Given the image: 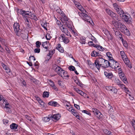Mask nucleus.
I'll use <instances>...</instances> for the list:
<instances>
[{
  "instance_id": "nucleus-1",
  "label": "nucleus",
  "mask_w": 135,
  "mask_h": 135,
  "mask_svg": "<svg viewBox=\"0 0 135 135\" xmlns=\"http://www.w3.org/2000/svg\"><path fill=\"white\" fill-rule=\"evenodd\" d=\"M81 12H78V14L79 15L84 21L89 22L90 24L93 23V22L91 20L90 17L88 16L84 12V11L86 12V11L84 9L83 7L80 4L78 5V6L76 7Z\"/></svg>"
},
{
  "instance_id": "nucleus-2",
  "label": "nucleus",
  "mask_w": 135,
  "mask_h": 135,
  "mask_svg": "<svg viewBox=\"0 0 135 135\" xmlns=\"http://www.w3.org/2000/svg\"><path fill=\"white\" fill-rule=\"evenodd\" d=\"M19 11L20 14H23V13L24 14V15L27 16L28 18H29L35 21H37L38 20L36 16L32 13L31 12L28 11H26L22 9H21Z\"/></svg>"
},
{
  "instance_id": "nucleus-3",
  "label": "nucleus",
  "mask_w": 135,
  "mask_h": 135,
  "mask_svg": "<svg viewBox=\"0 0 135 135\" xmlns=\"http://www.w3.org/2000/svg\"><path fill=\"white\" fill-rule=\"evenodd\" d=\"M98 59V62L100 65V68L101 66L104 68H106L110 66V62L105 60L102 58H99Z\"/></svg>"
},
{
  "instance_id": "nucleus-4",
  "label": "nucleus",
  "mask_w": 135,
  "mask_h": 135,
  "mask_svg": "<svg viewBox=\"0 0 135 135\" xmlns=\"http://www.w3.org/2000/svg\"><path fill=\"white\" fill-rule=\"evenodd\" d=\"M120 54L125 64L127 65L129 68H131V66L129 60L125 52L123 51H121L120 52Z\"/></svg>"
},
{
  "instance_id": "nucleus-5",
  "label": "nucleus",
  "mask_w": 135,
  "mask_h": 135,
  "mask_svg": "<svg viewBox=\"0 0 135 135\" xmlns=\"http://www.w3.org/2000/svg\"><path fill=\"white\" fill-rule=\"evenodd\" d=\"M122 32L129 36L130 35V32L126 26L124 24H122L118 29Z\"/></svg>"
},
{
  "instance_id": "nucleus-6",
  "label": "nucleus",
  "mask_w": 135,
  "mask_h": 135,
  "mask_svg": "<svg viewBox=\"0 0 135 135\" xmlns=\"http://www.w3.org/2000/svg\"><path fill=\"white\" fill-rule=\"evenodd\" d=\"M19 23L16 22L14 23L13 25L14 30L16 35L18 36L21 35V30Z\"/></svg>"
},
{
  "instance_id": "nucleus-7",
  "label": "nucleus",
  "mask_w": 135,
  "mask_h": 135,
  "mask_svg": "<svg viewBox=\"0 0 135 135\" xmlns=\"http://www.w3.org/2000/svg\"><path fill=\"white\" fill-rule=\"evenodd\" d=\"M110 67L113 69L115 70L117 69V68L120 67L119 64L117 61L113 60L110 61Z\"/></svg>"
},
{
  "instance_id": "nucleus-8",
  "label": "nucleus",
  "mask_w": 135,
  "mask_h": 135,
  "mask_svg": "<svg viewBox=\"0 0 135 135\" xmlns=\"http://www.w3.org/2000/svg\"><path fill=\"white\" fill-rule=\"evenodd\" d=\"M91 110L94 114H95L98 118L100 119L102 118L103 116V115L98 109L96 108H93Z\"/></svg>"
},
{
  "instance_id": "nucleus-9",
  "label": "nucleus",
  "mask_w": 135,
  "mask_h": 135,
  "mask_svg": "<svg viewBox=\"0 0 135 135\" xmlns=\"http://www.w3.org/2000/svg\"><path fill=\"white\" fill-rule=\"evenodd\" d=\"M56 23L62 31L64 33H65L67 31V30L65 27V25L61 24V22L59 20H57L56 21Z\"/></svg>"
},
{
  "instance_id": "nucleus-10",
  "label": "nucleus",
  "mask_w": 135,
  "mask_h": 135,
  "mask_svg": "<svg viewBox=\"0 0 135 135\" xmlns=\"http://www.w3.org/2000/svg\"><path fill=\"white\" fill-rule=\"evenodd\" d=\"M89 66L91 69H93L96 68L98 70L100 69V66L98 62V59L95 61L94 63H92Z\"/></svg>"
},
{
  "instance_id": "nucleus-11",
  "label": "nucleus",
  "mask_w": 135,
  "mask_h": 135,
  "mask_svg": "<svg viewBox=\"0 0 135 135\" xmlns=\"http://www.w3.org/2000/svg\"><path fill=\"white\" fill-rule=\"evenodd\" d=\"M53 68L54 69L55 71L59 75H60L59 73L62 75V74L63 71H64V70H63L60 67L56 65H55L54 66Z\"/></svg>"
},
{
  "instance_id": "nucleus-12",
  "label": "nucleus",
  "mask_w": 135,
  "mask_h": 135,
  "mask_svg": "<svg viewBox=\"0 0 135 135\" xmlns=\"http://www.w3.org/2000/svg\"><path fill=\"white\" fill-rule=\"evenodd\" d=\"M120 17L128 23H130L131 21V18L129 17L128 16L126 15V14H123Z\"/></svg>"
},
{
  "instance_id": "nucleus-13",
  "label": "nucleus",
  "mask_w": 135,
  "mask_h": 135,
  "mask_svg": "<svg viewBox=\"0 0 135 135\" xmlns=\"http://www.w3.org/2000/svg\"><path fill=\"white\" fill-rule=\"evenodd\" d=\"M20 14L22 15L23 17V19L25 20V23L27 25V26L28 27H30V25L31 24V22L30 20L27 17V16H25L24 15V13H23V14Z\"/></svg>"
},
{
  "instance_id": "nucleus-14",
  "label": "nucleus",
  "mask_w": 135,
  "mask_h": 135,
  "mask_svg": "<svg viewBox=\"0 0 135 135\" xmlns=\"http://www.w3.org/2000/svg\"><path fill=\"white\" fill-rule=\"evenodd\" d=\"M105 11L107 13L113 18L116 16V14L109 9H106Z\"/></svg>"
},
{
  "instance_id": "nucleus-15",
  "label": "nucleus",
  "mask_w": 135,
  "mask_h": 135,
  "mask_svg": "<svg viewBox=\"0 0 135 135\" xmlns=\"http://www.w3.org/2000/svg\"><path fill=\"white\" fill-rule=\"evenodd\" d=\"M113 25L116 28L118 29L120 28L122 23L119 21H114L112 22Z\"/></svg>"
},
{
  "instance_id": "nucleus-16",
  "label": "nucleus",
  "mask_w": 135,
  "mask_h": 135,
  "mask_svg": "<svg viewBox=\"0 0 135 135\" xmlns=\"http://www.w3.org/2000/svg\"><path fill=\"white\" fill-rule=\"evenodd\" d=\"M62 74L61 75V74H60V76L61 77L65 79H67L69 77V75L67 74V71H62Z\"/></svg>"
},
{
  "instance_id": "nucleus-17",
  "label": "nucleus",
  "mask_w": 135,
  "mask_h": 135,
  "mask_svg": "<svg viewBox=\"0 0 135 135\" xmlns=\"http://www.w3.org/2000/svg\"><path fill=\"white\" fill-rule=\"evenodd\" d=\"M105 75L108 78L111 79L113 77V75L111 72L105 71L104 73Z\"/></svg>"
},
{
  "instance_id": "nucleus-18",
  "label": "nucleus",
  "mask_w": 135,
  "mask_h": 135,
  "mask_svg": "<svg viewBox=\"0 0 135 135\" xmlns=\"http://www.w3.org/2000/svg\"><path fill=\"white\" fill-rule=\"evenodd\" d=\"M3 101V104L5 105V107L7 109H10L11 108V106L9 105V103L7 102V101L5 99H3L2 100Z\"/></svg>"
},
{
  "instance_id": "nucleus-19",
  "label": "nucleus",
  "mask_w": 135,
  "mask_h": 135,
  "mask_svg": "<svg viewBox=\"0 0 135 135\" xmlns=\"http://www.w3.org/2000/svg\"><path fill=\"white\" fill-rule=\"evenodd\" d=\"M60 115L59 113L55 114L52 116V118L56 120H59L60 118Z\"/></svg>"
},
{
  "instance_id": "nucleus-20",
  "label": "nucleus",
  "mask_w": 135,
  "mask_h": 135,
  "mask_svg": "<svg viewBox=\"0 0 135 135\" xmlns=\"http://www.w3.org/2000/svg\"><path fill=\"white\" fill-rule=\"evenodd\" d=\"M56 49L58 50L60 52H63L64 50L63 48L61 47V45L60 44H58L56 47Z\"/></svg>"
},
{
  "instance_id": "nucleus-21",
  "label": "nucleus",
  "mask_w": 135,
  "mask_h": 135,
  "mask_svg": "<svg viewBox=\"0 0 135 135\" xmlns=\"http://www.w3.org/2000/svg\"><path fill=\"white\" fill-rule=\"evenodd\" d=\"M71 112L77 118L79 117V114L76 111L75 109H72L71 110Z\"/></svg>"
},
{
  "instance_id": "nucleus-22",
  "label": "nucleus",
  "mask_w": 135,
  "mask_h": 135,
  "mask_svg": "<svg viewBox=\"0 0 135 135\" xmlns=\"http://www.w3.org/2000/svg\"><path fill=\"white\" fill-rule=\"evenodd\" d=\"M106 55L107 57L109 59L110 61L113 60V58L112 57V55L110 52H108L106 53Z\"/></svg>"
},
{
  "instance_id": "nucleus-23",
  "label": "nucleus",
  "mask_w": 135,
  "mask_h": 135,
  "mask_svg": "<svg viewBox=\"0 0 135 135\" xmlns=\"http://www.w3.org/2000/svg\"><path fill=\"white\" fill-rule=\"evenodd\" d=\"M116 11L117 13L120 16L122 15L123 14H124V12L123 10L121 9L120 7L116 10Z\"/></svg>"
},
{
  "instance_id": "nucleus-24",
  "label": "nucleus",
  "mask_w": 135,
  "mask_h": 135,
  "mask_svg": "<svg viewBox=\"0 0 135 135\" xmlns=\"http://www.w3.org/2000/svg\"><path fill=\"white\" fill-rule=\"evenodd\" d=\"M48 104L49 105H50L54 107L57 106V105H59V104H58L56 102L54 101H51Z\"/></svg>"
},
{
  "instance_id": "nucleus-25",
  "label": "nucleus",
  "mask_w": 135,
  "mask_h": 135,
  "mask_svg": "<svg viewBox=\"0 0 135 135\" xmlns=\"http://www.w3.org/2000/svg\"><path fill=\"white\" fill-rule=\"evenodd\" d=\"M18 125L15 123H12L10 125V128L12 129H17Z\"/></svg>"
},
{
  "instance_id": "nucleus-26",
  "label": "nucleus",
  "mask_w": 135,
  "mask_h": 135,
  "mask_svg": "<svg viewBox=\"0 0 135 135\" xmlns=\"http://www.w3.org/2000/svg\"><path fill=\"white\" fill-rule=\"evenodd\" d=\"M99 55H100L99 54L95 51H93L91 54V56L92 57H96Z\"/></svg>"
},
{
  "instance_id": "nucleus-27",
  "label": "nucleus",
  "mask_w": 135,
  "mask_h": 135,
  "mask_svg": "<svg viewBox=\"0 0 135 135\" xmlns=\"http://www.w3.org/2000/svg\"><path fill=\"white\" fill-rule=\"evenodd\" d=\"M94 47H96L98 50L101 51H103L104 50V48L103 47L98 45H95V46H94Z\"/></svg>"
},
{
  "instance_id": "nucleus-28",
  "label": "nucleus",
  "mask_w": 135,
  "mask_h": 135,
  "mask_svg": "<svg viewBox=\"0 0 135 135\" xmlns=\"http://www.w3.org/2000/svg\"><path fill=\"white\" fill-rule=\"evenodd\" d=\"M49 95V92L44 91L43 93V97L45 98V97L48 98Z\"/></svg>"
},
{
  "instance_id": "nucleus-29",
  "label": "nucleus",
  "mask_w": 135,
  "mask_h": 135,
  "mask_svg": "<svg viewBox=\"0 0 135 135\" xmlns=\"http://www.w3.org/2000/svg\"><path fill=\"white\" fill-rule=\"evenodd\" d=\"M78 93L85 98L86 96V94L81 90H80Z\"/></svg>"
},
{
  "instance_id": "nucleus-30",
  "label": "nucleus",
  "mask_w": 135,
  "mask_h": 135,
  "mask_svg": "<svg viewBox=\"0 0 135 135\" xmlns=\"http://www.w3.org/2000/svg\"><path fill=\"white\" fill-rule=\"evenodd\" d=\"M74 81L75 83L81 87H83L82 84L80 82L78 79L75 80Z\"/></svg>"
},
{
  "instance_id": "nucleus-31",
  "label": "nucleus",
  "mask_w": 135,
  "mask_h": 135,
  "mask_svg": "<svg viewBox=\"0 0 135 135\" xmlns=\"http://www.w3.org/2000/svg\"><path fill=\"white\" fill-rule=\"evenodd\" d=\"M114 82L116 84L118 85H119V84L122 83L117 78H115L114 80Z\"/></svg>"
},
{
  "instance_id": "nucleus-32",
  "label": "nucleus",
  "mask_w": 135,
  "mask_h": 135,
  "mask_svg": "<svg viewBox=\"0 0 135 135\" xmlns=\"http://www.w3.org/2000/svg\"><path fill=\"white\" fill-rule=\"evenodd\" d=\"M80 43L82 44H84L85 43V40L84 38L81 37L80 40Z\"/></svg>"
},
{
  "instance_id": "nucleus-33",
  "label": "nucleus",
  "mask_w": 135,
  "mask_h": 135,
  "mask_svg": "<svg viewBox=\"0 0 135 135\" xmlns=\"http://www.w3.org/2000/svg\"><path fill=\"white\" fill-rule=\"evenodd\" d=\"M65 37L64 35L61 34L59 37V40L60 41L62 42L64 39H65Z\"/></svg>"
},
{
  "instance_id": "nucleus-34",
  "label": "nucleus",
  "mask_w": 135,
  "mask_h": 135,
  "mask_svg": "<svg viewBox=\"0 0 135 135\" xmlns=\"http://www.w3.org/2000/svg\"><path fill=\"white\" fill-rule=\"evenodd\" d=\"M50 119V117L47 116L44 117L42 119V120L44 122H48Z\"/></svg>"
},
{
  "instance_id": "nucleus-35",
  "label": "nucleus",
  "mask_w": 135,
  "mask_h": 135,
  "mask_svg": "<svg viewBox=\"0 0 135 135\" xmlns=\"http://www.w3.org/2000/svg\"><path fill=\"white\" fill-rule=\"evenodd\" d=\"M116 35L119 36V37L121 39L122 38V36L121 33L118 31L117 32L115 33Z\"/></svg>"
},
{
  "instance_id": "nucleus-36",
  "label": "nucleus",
  "mask_w": 135,
  "mask_h": 135,
  "mask_svg": "<svg viewBox=\"0 0 135 135\" xmlns=\"http://www.w3.org/2000/svg\"><path fill=\"white\" fill-rule=\"evenodd\" d=\"M113 6L115 9L116 10L118 8H119L120 7L116 3H114L113 4Z\"/></svg>"
},
{
  "instance_id": "nucleus-37",
  "label": "nucleus",
  "mask_w": 135,
  "mask_h": 135,
  "mask_svg": "<svg viewBox=\"0 0 135 135\" xmlns=\"http://www.w3.org/2000/svg\"><path fill=\"white\" fill-rule=\"evenodd\" d=\"M48 82L49 84L51 86H54V83L51 79L48 80Z\"/></svg>"
},
{
  "instance_id": "nucleus-38",
  "label": "nucleus",
  "mask_w": 135,
  "mask_h": 135,
  "mask_svg": "<svg viewBox=\"0 0 135 135\" xmlns=\"http://www.w3.org/2000/svg\"><path fill=\"white\" fill-rule=\"evenodd\" d=\"M47 23L46 22H43L42 23L41 25L42 27H43L46 30H47V28L46 27L47 26Z\"/></svg>"
},
{
  "instance_id": "nucleus-39",
  "label": "nucleus",
  "mask_w": 135,
  "mask_h": 135,
  "mask_svg": "<svg viewBox=\"0 0 135 135\" xmlns=\"http://www.w3.org/2000/svg\"><path fill=\"white\" fill-rule=\"evenodd\" d=\"M62 42L66 44L69 42V40L68 38L65 37V39H64Z\"/></svg>"
},
{
  "instance_id": "nucleus-40",
  "label": "nucleus",
  "mask_w": 135,
  "mask_h": 135,
  "mask_svg": "<svg viewBox=\"0 0 135 135\" xmlns=\"http://www.w3.org/2000/svg\"><path fill=\"white\" fill-rule=\"evenodd\" d=\"M103 131L104 133L106 134L109 135L111 134V132H110V131H109L107 129H104V130Z\"/></svg>"
},
{
  "instance_id": "nucleus-41",
  "label": "nucleus",
  "mask_w": 135,
  "mask_h": 135,
  "mask_svg": "<svg viewBox=\"0 0 135 135\" xmlns=\"http://www.w3.org/2000/svg\"><path fill=\"white\" fill-rule=\"evenodd\" d=\"M120 78L122 81L124 82L125 83H126V82L127 83V79L125 77V75L122 77Z\"/></svg>"
},
{
  "instance_id": "nucleus-42",
  "label": "nucleus",
  "mask_w": 135,
  "mask_h": 135,
  "mask_svg": "<svg viewBox=\"0 0 135 135\" xmlns=\"http://www.w3.org/2000/svg\"><path fill=\"white\" fill-rule=\"evenodd\" d=\"M36 47L37 48L40 47V45L41 44V43L39 41H37L36 43Z\"/></svg>"
},
{
  "instance_id": "nucleus-43",
  "label": "nucleus",
  "mask_w": 135,
  "mask_h": 135,
  "mask_svg": "<svg viewBox=\"0 0 135 135\" xmlns=\"http://www.w3.org/2000/svg\"><path fill=\"white\" fill-rule=\"evenodd\" d=\"M91 36L90 37H91V39L93 41H94L95 43L97 42L96 38L94 36H93L91 34H90Z\"/></svg>"
},
{
  "instance_id": "nucleus-44",
  "label": "nucleus",
  "mask_w": 135,
  "mask_h": 135,
  "mask_svg": "<svg viewBox=\"0 0 135 135\" xmlns=\"http://www.w3.org/2000/svg\"><path fill=\"white\" fill-rule=\"evenodd\" d=\"M38 102L39 104L41 106V107H43L45 104L44 102L41 99Z\"/></svg>"
},
{
  "instance_id": "nucleus-45",
  "label": "nucleus",
  "mask_w": 135,
  "mask_h": 135,
  "mask_svg": "<svg viewBox=\"0 0 135 135\" xmlns=\"http://www.w3.org/2000/svg\"><path fill=\"white\" fill-rule=\"evenodd\" d=\"M68 69L69 70L72 71H74L75 69V67L73 66H70L69 67Z\"/></svg>"
},
{
  "instance_id": "nucleus-46",
  "label": "nucleus",
  "mask_w": 135,
  "mask_h": 135,
  "mask_svg": "<svg viewBox=\"0 0 135 135\" xmlns=\"http://www.w3.org/2000/svg\"><path fill=\"white\" fill-rule=\"evenodd\" d=\"M112 86H108L106 87V89L108 91H111V90H112Z\"/></svg>"
},
{
  "instance_id": "nucleus-47",
  "label": "nucleus",
  "mask_w": 135,
  "mask_h": 135,
  "mask_svg": "<svg viewBox=\"0 0 135 135\" xmlns=\"http://www.w3.org/2000/svg\"><path fill=\"white\" fill-rule=\"evenodd\" d=\"M46 37L47 40H50L51 38L50 35L49 33H47L46 36Z\"/></svg>"
},
{
  "instance_id": "nucleus-48",
  "label": "nucleus",
  "mask_w": 135,
  "mask_h": 135,
  "mask_svg": "<svg viewBox=\"0 0 135 135\" xmlns=\"http://www.w3.org/2000/svg\"><path fill=\"white\" fill-rule=\"evenodd\" d=\"M1 65L3 69L5 70L7 68H8L7 65H5L4 63H2L1 64Z\"/></svg>"
},
{
  "instance_id": "nucleus-49",
  "label": "nucleus",
  "mask_w": 135,
  "mask_h": 135,
  "mask_svg": "<svg viewBox=\"0 0 135 135\" xmlns=\"http://www.w3.org/2000/svg\"><path fill=\"white\" fill-rule=\"evenodd\" d=\"M112 90H111V91L113 92L114 93H116L117 91V89L114 87H112Z\"/></svg>"
},
{
  "instance_id": "nucleus-50",
  "label": "nucleus",
  "mask_w": 135,
  "mask_h": 135,
  "mask_svg": "<svg viewBox=\"0 0 135 135\" xmlns=\"http://www.w3.org/2000/svg\"><path fill=\"white\" fill-rule=\"evenodd\" d=\"M109 106L108 107V108H109V111L110 112H113L114 111L113 110V109L112 106H110L109 104Z\"/></svg>"
},
{
  "instance_id": "nucleus-51",
  "label": "nucleus",
  "mask_w": 135,
  "mask_h": 135,
  "mask_svg": "<svg viewBox=\"0 0 135 135\" xmlns=\"http://www.w3.org/2000/svg\"><path fill=\"white\" fill-rule=\"evenodd\" d=\"M25 117L28 120L30 121H32V118L29 116L26 115H25Z\"/></svg>"
},
{
  "instance_id": "nucleus-52",
  "label": "nucleus",
  "mask_w": 135,
  "mask_h": 135,
  "mask_svg": "<svg viewBox=\"0 0 135 135\" xmlns=\"http://www.w3.org/2000/svg\"><path fill=\"white\" fill-rule=\"evenodd\" d=\"M48 43H49V42L48 41H46L43 42L42 44V46H43V47L48 46Z\"/></svg>"
},
{
  "instance_id": "nucleus-53",
  "label": "nucleus",
  "mask_w": 135,
  "mask_h": 135,
  "mask_svg": "<svg viewBox=\"0 0 135 135\" xmlns=\"http://www.w3.org/2000/svg\"><path fill=\"white\" fill-rule=\"evenodd\" d=\"M120 88L123 89L126 87L125 85L123 84H122L120 83L118 85Z\"/></svg>"
},
{
  "instance_id": "nucleus-54",
  "label": "nucleus",
  "mask_w": 135,
  "mask_h": 135,
  "mask_svg": "<svg viewBox=\"0 0 135 135\" xmlns=\"http://www.w3.org/2000/svg\"><path fill=\"white\" fill-rule=\"evenodd\" d=\"M34 51L35 53H39L40 51V49L38 48L35 49Z\"/></svg>"
},
{
  "instance_id": "nucleus-55",
  "label": "nucleus",
  "mask_w": 135,
  "mask_h": 135,
  "mask_svg": "<svg viewBox=\"0 0 135 135\" xmlns=\"http://www.w3.org/2000/svg\"><path fill=\"white\" fill-rule=\"evenodd\" d=\"M118 73L120 78H121L125 75L124 73L123 72Z\"/></svg>"
},
{
  "instance_id": "nucleus-56",
  "label": "nucleus",
  "mask_w": 135,
  "mask_h": 135,
  "mask_svg": "<svg viewBox=\"0 0 135 135\" xmlns=\"http://www.w3.org/2000/svg\"><path fill=\"white\" fill-rule=\"evenodd\" d=\"M132 122V126L135 130V120L134 119H133Z\"/></svg>"
},
{
  "instance_id": "nucleus-57",
  "label": "nucleus",
  "mask_w": 135,
  "mask_h": 135,
  "mask_svg": "<svg viewBox=\"0 0 135 135\" xmlns=\"http://www.w3.org/2000/svg\"><path fill=\"white\" fill-rule=\"evenodd\" d=\"M62 17L64 18V21H67L68 20V18L65 15H63Z\"/></svg>"
},
{
  "instance_id": "nucleus-58",
  "label": "nucleus",
  "mask_w": 135,
  "mask_h": 135,
  "mask_svg": "<svg viewBox=\"0 0 135 135\" xmlns=\"http://www.w3.org/2000/svg\"><path fill=\"white\" fill-rule=\"evenodd\" d=\"M73 2L75 4L76 7V6H78V5L79 4H80L79 3H78V2L76 1H75V0H73Z\"/></svg>"
},
{
  "instance_id": "nucleus-59",
  "label": "nucleus",
  "mask_w": 135,
  "mask_h": 135,
  "mask_svg": "<svg viewBox=\"0 0 135 135\" xmlns=\"http://www.w3.org/2000/svg\"><path fill=\"white\" fill-rule=\"evenodd\" d=\"M5 49L7 52L9 54H10V51L9 50V48L7 46H6Z\"/></svg>"
},
{
  "instance_id": "nucleus-60",
  "label": "nucleus",
  "mask_w": 135,
  "mask_h": 135,
  "mask_svg": "<svg viewBox=\"0 0 135 135\" xmlns=\"http://www.w3.org/2000/svg\"><path fill=\"white\" fill-rule=\"evenodd\" d=\"M3 122L4 124H6L8 123L9 121L7 119H3Z\"/></svg>"
},
{
  "instance_id": "nucleus-61",
  "label": "nucleus",
  "mask_w": 135,
  "mask_h": 135,
  "mask_svg": "<svg viewBox=\"0 0 135 135\" xmlns=\"http://www.w3.org/2000/svg\"><path fill=\"white\" fill-rule=\"evenodd\" d=\"M31 58H33V59L34 61H35L36 60V59L35 58V57L33 56H30L29 57V61H31Z\"/></svg>"
},
{
  "instance_id": "nucleus-62",
  "label": "nucleus",
  "mask_w": 135,
  "mask_h": 135,
  "mask_svg": "<svg viewBox=\"0 0 135 135\" xmlns=\"http://www.w3.org/2000/svg\"><path fill=\"white\" fill-rule=\"evenodd\" d=\"M73 89L75 91H76L77 93H78L79 91L80 90L78 88H76L75 87H74Z\"/></svg>"
},
{
  "instance_id": "nucleus-63",
  "label": "nucleus",
  "mask_w": 135,
  "mask_h": 135,
  "mask_svg": "<svg viewBox=\"0 0 135 135\" xmlns=\"http://www.w3.org/2000/svg\"><path fill=\"white\" fill-rule=\"evenodd\" d=\"M52 87L53 89H54L55 90L57 91L58 90V88L55 85H54V86H52Z\"/></svg>"
},
{
  "instance_id": "nucleus-64",
  "label": "nucleus",
  "mask_w": 135,
  "mask_h": 135,
  "mask_svg": "<svg viewBox=\"0 0 135 135\" xmlns=\"http://www.w3.org/2000/svg\"><path fill=\"white\" fill-rule=\"evenodd\" d=\"M5 70H6V72L7 73H9L10 72V70L8 67Z\"/></svg>"
}]
</instances>
